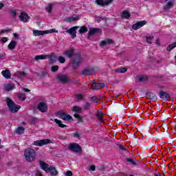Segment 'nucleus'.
Segmentation results:
<instances>
[{
  "instance_id": "obj_1",
  "label": "nucleus",
  "mask_w": 176,
  "mask_h": 176,
  "mask_svg": "<svg viewBox=\"0 0 176 176\" xmlns=\"http://www.w3.org/2000/svg\"><path fill=\"white\" fill-rule=\"evenodd\" d=\"M24 156L26 162H34L36 157V152L32 148H27L24 151Z\"/></svg>"
},
{
  "instance_id": "obj_2",
  "label": "nucleus",
  "mask_w": 176,
  "mask_h": 176,
  "mask_svg": "<svg viewBox=\"0 0 176 176\" xmlns=\"http://www.w3.org/2000/svg\"><path fill=\"white\" fill-rule=\"evenodd\" d=\"M7 105L10 111V112H19V109H20V106L15 104L14 101L12 100L10 98H8L7 100Z\"/></svg>"
},
{
  "instance_id": "obj_3",
  "label": "nucleus",
  "mask_w": 176,
  "mask_h": 176,
  "mask_svg": "<svg viewBox=\"0 0 176 176\" xmlns=\"http://www.w3.org/2000/svg\"><path fill=\"white\" fill-rule=\"evenodd\" d=\"M69 151H72V152H76L78 153L79 152H82V147L78 143H71L68 147Z\"/></svg>"
},
{
  "instance_id": "obj_4",
  "label": "nucleus",
  "mask_w": 176,
  "mask_h": 176,
  "mask_svg": "<svg viewBox=\"0 0 176 176\" xmlns=\"http://www.w3.org/2000/svg\"><path fill=\"white\" fill-rule=\"evenodd\" d=\"M82 59L80 54H76L73 59V67L78 68L82 63Z\"/></svg>"
},
{
  "instance_id": "obj_5",
  "label": "nucleus",
  "mask_w": 176,
  "mask_h": 176,
  "mask_svg": "<svg viewBox=\"0 0 176 176\" xmlns=\"http://www.w3.org/2000/svg\"><path fill=\"white\" fill-rule=\"evenodd\" d=\"M94 74H96L94 68L88 67L82 71L81 75L83 76H90L91 75H94Z\"/></svg>"
},
{
  "instance_id": "obj_6",
  "label": "nucleus",
  "mask_w": 176,
  "mask_h": 176,
  "mask_svg": "<svg viewBox=\"0 0 176 176\" xmlns=\"http://www.w3.org/2000/svg\"><path fill=\"white\" fill-rule=\"evenodd\" d=\"M52 141L49 139H44L34 141L32 145H35L36 146H43L45 145H47V144H51Z\"/></svg>"
},
{
  "instance_id": "obj_7",
  "label": "nucleus",
  "mask_w": 176,
  "mask_h": 176,
  "mask_svg": "<svg viewBox=\"0 0 176 176\" xmlns=\"http://www.w3.org/2000/svg\"><path fill=\"white\" fill-rule=\"evenodd\" d=\"M56 115V116H60V118L63 120H71V119H72V116L63 111H57Z\"/></svg>"
},
{
  "instance_id": "obj_8",
  "label": "nucleus",
  "mask_w": 176,
  "mask_h": 176,
  "mask_svg": "<svg viewBox=\"0 0 176 176\" xmlns=\"http://www.w3.org/2000/svg\"><path fill=\"white\" fill-rule=\"evenodd\" d=\"M105 87V84L104 82H93L91 85V89L92 90H99L100 89H103Z\"/></svg>"
},
{
  "instance_id": "obj_9",
  "label": "nucleus",
  "mask_w": 176,
  "mask_h": 176,
  "mask_svg": "<svg viewBox=\"0 0 176 176\" xmlns=\"http://www.w3.org/2000/svg\"><path fill=\"white\" fill-rule=\"evenodd\" d=\"M79 28V26H74L73 28H71L70 29L67 30L66 32L67 34H70L72 35V39H75L76 38V30Z\"/></svg>"
},
{
  "instance_id": "obj_10",
  "label": "nucleus",
  "mask_w": 176,
  "mask_h": 176,
  "mask_svg": "<svg viewBox=\"0 0 176 176\" xmlns=\"http://www.w3.org/2000/svg\"><path fill=\"white\" fill-rule=\"evenodd\" d=\"M57 79L58 80L61 82V83H68V80H69V78H68V76L63 74H58Z\"/></svg>"
},
{
  "instance_id": "obj_11",
  "label": "nucleus",
  "mask_w": 176,
  "mask_h": 176,
  "mask_svg": "<svg viewBox=\"0 0 176 176\" xmlns=\"http://www.w3.org/2000/svg\"><path fill=\"white\" fill-rule=\"evenodd\" d=\"M40 167L42 170L45 171L47 174L49 173V168H50V166H49V164H47L46 162L43 161H39Z\"/></svg>"
},
{
  "instance_id": "obj_12",
  "label": "nucleus",
  "mask_w": 176,
  "mask_h": 176,
  "mask_svg": "<svg viewBox=\"0 0 176 176\" xmlns=\"http://www.w3.org/2000/svg\"><path fill=\"white\" fill-rule=\"evenodd\" d=\"M145 24H146V21H138V23L133 25L132 29L136 31V30H140L141 27H144Z\"/></svg>"
},
{
  "instance_id": "obj_13",
  "label": "nucleus",
  "mask_w": 176,
  "mask_h": 176,
  "mask_svg": "<svg viewBox=\"0 0 176 176\" xmlns=\"http://www.w3.org/2000/svg\"><path fill=\"white\" fill-rule=\"evenodd\" d=\"M37 109L43 113L47 112V104L43 102H41L38 104Z\"/></svg>"
},
{
  "instance_id": "obj_14",
  "label": "nucleus",
  "mask_w": 176,
  "mask_h": 176,
  "mask_svg": "<svg viewBox=\"0 0 176 176\" xmlns=\"http://www.w3.org/2000/svg\"><path fill=\"white\" fill-rule=\"evenodd\" d=\"M19 19H20L21 21L27 23V22H28V20H30V16H28V14L23 12L21 13V15L19 16Z\"/></svg>"
},
{
  "instance_id": "obj_15",
  "label": "nucleus",
  "mask_w": 176,
  "mask_h": 176,
  "mask_svg": "<svg viewBox=\"0 0 176 176\" xmlns=\"http://www.w3.org/2000/svg\"><path fill=\"white\" fill-rule=\"evenodd\" d=\"M160 98H162V100H168L170 99V94H168L167 92H165L164 91H160Z\"/></svg>"
},
{
  "instance_id": "obj_16",
  "label": "nucleus",
  "mask_w": 176,
  "mask_h": 176,
  "mask_svg": "<svg viewBox=\"0 0 176 176\" xmlns=\"http://www.w3.org/2000/svg\"><path fill=\"white\" fill-rule=\"evenodd\" d=\"M112 1L113 0H96V3L100 6H104V5H109V3H112Z\"/></svg>"
},
{
  "instance_id": "obj_17",
  "label": "nucleus",
  "mask_w": 176,
  "mask_h": 176,
  "mask_svg": "<svg viewBox=\"0 0 176 176\" xmlns=\"http://www.w3.org/2000/svg\"><path fill=\"white\" fill-rule=\"evenodd\" d=\"M97 32H100V29L91 28L88 32V38L89 39L90 36H93V35L97 34Z\"/></svg>"
},
{
  "instance_id": "obj_18",
  "label": "nucleus",
  "mask_w": 176,
  "mask_h": 176,
  "mask_svg": "<svg viewBox=\"0 0 176 176\" xmlns=\"http://www.w3.org/2000/svg\"><path fill=\"white\" fill-rule=\"evenodd\" d=\"M1 75L6 79H10V78H12V74H10V71H9V69L3 70L1 72Z\"/></svg>"
},
{
  "instance_id": "obj_19",
  "label": "nucleus",
  "mask_w": 176,
  "mask_h": 176,
  "mask_svg": "<svg viewBox=\"0 0 176 176\" xmlns=\"http://www.w3.org/2000/svg\"><path fill=\"white\" fill-rule=\"evenodd\" d=\"M102 116H104V113H102V111L98 110L96 113V117L100 123H103L104 120Z\"/></svg>"
},
{
  "instance_id": "obj_20",
  "label": "nucleus",
  "mask_w": 176,
  "mask_h": 176,
  "mask_svg": "<svg viewBox=\"0 0 176 176\" xmlns=\"http://www.w3.org/2000/svg\"><path fill=\"white\" fill-rule=\"evenodd\" d=\"M74 50L71 49L67 51H65L63 52L64 56H66V57H68V58H72V56H74Z\"/></svg>"
},
{
  "instance_id": "obj_21",
  "label": "nucleus",
  "mask_w": 176,
  "mask_h": 176,
  "mask_svg": "<svg viewBox=\"0 0 176 176\" xmlns=\"http://www.w3.org/2000/svg\"><path fill=\"white\" fill-rule=\"evenodd\" d=\"M48 173H50L51 175H57V174H58V171H57L56 167L54 166H50L48 169Z\"/></svg>"
},
{
  "instance_id": "obj_22",
  "label": "nucleus",
  "mask_w": 176,
  "mask_h": 176,
  "mask_svg": "<svg viewBox=\"0 0 176 176\" xmlns=\"http://www.w3.org/2000/svg\"><path fill=\"white\" fill-rule=\"evenodd\" d=\"M33 34L35 36H39V35H45V34H47L45 31L42 30H34Z\"/></svg>"
},
{
  "instance_id": "obj_23",
  "label": "nucleus",
  "mask_w": 176,
  "mask_h": 176,
  "mask_svg": "<svg viewBox=\"0 0 176 176\" xmlns=\"http://www.w3.org/2000/svg\"><path fill=\"white\" fill-rule=\"evenodd\" d=\"M54 122L55 123H56V124H58V127H60L61 129H64V127H67V125L63 124V122H61V120L57 118L54 119Z\"/></svg>"
},
{
  "instance_id": "obj_24",
  "label": "nucleus",
  "mask_w": 176,
  "mask_h": 176,
  "mask_svg": "<svg viewBox=\"0 0 176 176\" xmlns=\"http://www.w3.org/2000/svg\"><path fill=\"white\" fill-rule=\"evenodd\" d=\"M47 57L50 58V64H54L58 60V58L56 56H52V55H48Z\"/></svg>"
},
{
  "instance_id": "obj_25",
  "label": "nucleus",
  "mask_w": 176,
  "mask_h": 176,
  "mask_svg": "<svg viewBox=\"0 0 176 176\" xmlns=\"http://www.w3.org/2000/svg\"><path fill=\"white\" fill-rule=\"evenodd\" d=\"M16 45H17V43L16 41H12L8 45V47L9 50H13V49L16 47Z\"/></svg>"
},
{
  "instance_id": "obj_26",
  "label": "nucleus",
  "mask_w": 176,
  "mask_h": 176,
  "mask_svg": "<svg viewBox=\"0 0 176 176\" xmlns=\"http://www.w3.org/2000/svg\"><path fill=\"white\" fill-rule=\"evenodd\" d=\"M25 130V129H24V127L19 126L18 128L16 129L15 133H16V134H18V135L23 134Z\"/></svg>"
},
{
  "instance_id": "obj_27",
  "label": "nucleus",
  "mask_w": 176,
  "mask_h": 176,
  "mask_svg": "<svg viewBox=\"0 0 176 176\" xmlns=\"http://www.w3.org/2000/svg\"><path fill=\"white\" fill-rule=\"evenodd\" d=\"M47 56L46 54H41V55H37L35 56L34 59L36 61H38V60H46L47 58Z\"/></svg>"
},
{
  "instance_id": "obj_28",
  "label": "nucleus",
  "mask_w": 176,
  "mask_h": 176,
  "mask_svg": "<svg viewBox=\"0 0 176 176\" xmlns=\"http://www.w3.org/2000/svg\"><path fill=\"white\" fill-rule=\"evenodd\" d=\"M16 75L20 79H23V78H26L27 73H25L24 72H16Z\"/></svg>"
},
{
  "instance_id": "obj_29",
  "label": "nucleus",
  "mask_w": 176,
  "mask_h": 176,
  "mask_svg": "<svg viewBox=\"0 0 176 176\" xmlns=\"http://www.w3.org/2000/svg\"><path fill=\"white\" fill-rule=\"evenodd\" d=\"M72 111H73V112H76V113H82V108L79 106H74L72 107Z\"/></svg>"
},
{
  "instance_id": "obj_30",
  "label": "nucleus",
  "mask_w": 176,
  "mask_h": 176,
  "mask_svg": "<svg viewBox=\"0 0 176 176\" xmlns=\"http://www.w3.org/2000/svg\"><path fill=\"white\" fill-rule=\"evenodd\" d=\"M127 72V68L123 67V68H118L115 69V72L116 74H124V72Z\"/></svg>"
},
{
  "instance_id": "obj_31",
  "label": "nucleus",
  "mask_w": 176,
  "mask_h": 176,
  "mask_svg": "<svg viewBox=\"0 0 176 176\" xmlns=\"http://www.w3.org/2000/svg\"><path fill=\"white\" fill-rule=\"evenodd\" d=\"M121 17H122V19H130V12H127V11H126V10H124V11L122 12V15H121Z\"/></svg>"
},
{
  "instance_id": "obj_32",
  "label": "nucleus",
  "mask_w": 176,
  "mask_h": 176,
  "mask_svg": "<svg viewBox=\"0 0 176 176\" xmlns=\"http://www.w3.org/2000/svg\"><path fill=\"white\" fill-rule=\"evenodd\" d=\"M14 89V84H8L5 86V90L6 91H10V90H13Z\"/></svg>"
},
{
  "instance_id": "obj_33",
  "label": "nucleus",
  "mask_w": 176,
  "mask_h": 176,
  "mask_svg": "<svg viewBox=\"0 0 176 176\" xmlns=\"http://www.w3.org/2000/svg\"><path fill=\"white\" fill-rule=\"evenodd\" d=\"M87 31H88L87 27L82 26L80 28L78 32H79V34H85V33L87 32Z\"/></svg>"
},
{
  "instance_id": "obj_34",
  "label": "nucleus",
  "mask_w": 176,
  "mask_h": 176,
  "mask_svg": "<svg viewBox=\"0 0 176 176\" xmlns=\"http://www.w3.org/2000/svg\"><path fill=\"white\" fill-rule=\"evenodd\" d=\"M78 20H80V18L78 16L69 17L67 19V21H69V23H72V21H78Z\"/></svg>"
},
{
  "instance_id": "obj_35",
  "label": "nucleus",
  "mask_w": 176,
  "mask_h": 176,
  "mask_svg": "<svg viewBox=\"0 0 176 176\" xmlns=\"http://www.w3.org/2000/svg\"><path fill=\"white\" fill-rule=\"evenodd\" d=\"M173 8V1H169L165 6H164V10H168V9Z\"/></svg>"
},
{
  "instance_id": "obj_36",
  "label": "nucleus",
  "mask_w": 176,
  "mask_h": 176,
  "mask_svg": "<svg viewBox=\"0 0 176 176\" xmlns=\"http://www.w3.org/2000/svg\"><path fill=\"white\" fill-rule=\"evenodd\" d=\"M175 47H176V43H173L169 45L167 47L166 50H168V52H171V50H173V49H174Z\"/></svg>"
},
{
  "instance_id": "obj_37",
  "label": "nucleus",
  "mask_w": 176,
  "mask_h": 176,
  "mask_svg": "<svg viewBox=\"0 0 176 176\" xmlns=\"http://www.w3.org/2000/svg\"><path fill=\"white\" fill-rule=\"evenodd\" d=\"M18 98L21 100V101H24L25 100V94H19Z\"/></svg>"
},
{
  "instance_id": "obj_38",
  "label": "nucleus",
  "mask_w": 176,
  "mask_h": 176,
  "mask_svg": "<svg viewBox=\"0 0 176 176\" xmlns=\"http://www.w3.org/2000/svg\"><path fill=\"white\" fill-rule=\"evenodd\" d=\"M53 9V6L52 4H49L47 7H46L45 10L48 13H52V10Z\"/></svg>"
},
{
  "instance_id": "obj_39",
  "label": "nucleus",
  "mask_w": 176,
  "mask_h": 176,
  "mask_svg": "<svg viewBox=\"0 0 176 176\" xmlns=\"http://www.w3.org/2000/svg\"><path fill=\"white\" fill-rule=\"evenodd\" d=\"M51 70L52 72H57V71H58V65L52 66Z\"/></svg>"
},
{
  "instance_id": "obj_40",
  "label": "nucleus",
  "mask_w": 176,
  "mask_h": 176,
  "mask_svg": "<svg viewBox=\"0 0 176 176\" xmlns=\"http://www.w3.org/2000/svg\"><path fill=\"white\" fill-rule=\"evenodd\" d=\"M139 82H145V80H148V77L141 76L138 78Z\"/></svg>"
},
{
  "instance_id": "obj_41",
  "label": "nucleus",
  "mask_w": 176,
  "mask_h": 176,
  "mask_svg": "<svg viewBox=\"0 0 176 176\" xmlns=\"http://www.w3.org/2000/svg\"><path fill=\"white\" fill-rule=\"evenodd\" d=\"M58 59L60 64H64V63H65V58H64L63 56H59Z\"/></svg>"
},
{
  "instance_id": "obj_42",
  "label": "nucleus",
  "mask_w": 176,
  "mask_h": 176,
  "mask_svg": "<svg viewBox=\"0 0 176 176\" xmlns=\"http://www.w3.org/2000/svg\"><path fill=\"white\" fill-rule=\"evenodd\" d=\"M74 118H76V119H78L79 122L82 121L83 120V118L82 117H80V116L79 115V113H76L74 115Z\"/></svg>"
},
{
  "instance_id": "obj_43",
  "label": "nucleus",
  "mask_w": 176,
  "mask_h": 176,
  "mask_svg": "<svg viewBox=\"0 0 176 176\" xmlns=\"http://www.w3.org/2000/svg\"><path fill=\"white\" fill-rule=\"evenodd\" d=\"M45 32H47V33H45V34H53V32H58V31L54 29H52V30H45Z\"/></svg>"
},
{
  "instance_id": "obj_44",
  "label": "nucleus",
  "mask_w": 176,
  "mask_h": 176,
  "mask_svg": "<svg viewBox=\"0 0 176 176\" xmlns=\"http://www.w3.org/2000/svg\"><path fill=\"white\" fill-rule=\"evenodd\" d=\"M146 39L147 43L151 44V43H152V42H151V41H152V39H153V36H146Z\"/></svg>"
},
{
  "instance_id": "obj_45",
  "label": "nucleus",
  "mask_w": 176,
  "mask_h": 176,
  "mask_svg": "<svg viewBox=\"0 0 176 176\" xmlns=\"http://www.w3.org/2000/svg\"><path fill=\"white\" fill-rule=\"evenodd\" d=\"M83 108L84 109H85V111H87V109L90 108V104L89 103V102L85 103V104L83 106Z\"/></svg>"
},
{
  "instance_id": "obj_46",
  "label": "nucleus",
  "mask_w": 176,
  "mask_h": 176,
  "mask_svg": "<svg viewBox=\"0 0 176 176\" xmlns=\"http://www.w3.org/2000/svg\"><path fill=\"white\" fill-rule=\"evenodd\" d=\"M76 98L77 101H80L83 98V96L82 94H78L76 96Z\"/></svg>"
},
{
  "instance_id": "obj_47",
  "label": "nucleus",
  "mask_w": 176,
  "mask_h": 176,
  "mask_svg": "<svg viewBox=\"0 0 176 176\" xmlns=\"http://www.w3.org/2000/svg\"><path fill=\"white\" fill-rule=\"evenodd\" d=\"M126 162H129V163H131V164L135 165V162L131 158H126Z\"/></svg>"
},
{
  "instance_id": "obj_48",
  "label": "nucleus",
  "mask_w": 176,
  "mask_h": 176,
  "mask_svg": "<svg viewBox=\"0 0 176 176\" xmlns=\"http://www.w3.org/2000/svg\"><path fill=\"white\" fill-rule=\"evenodd\" d=\"M12 31V29H7V30H0V34H3L5 32H10Z\"/></svg>"
},
{
  "instance_id": "obj_49",
  "label": "nucleus",
  "mask_w": 176,
  "mask_h": 176,
  "mask_svg": "<svg viewBox=\"0 0 176 176\" xmlns=\"http://www.w3.org/2000/svg\"><path fill=\"white\" fill-rule=\"evenodd\" d=\"M30 122L32 123H36V122H38V118H35V117H32L31 119H30Z\"/></svg>"
},
{
  "instance_id": "obj_50",
  "label": "nucleus",
  "mask_w": 176,
  "mask_h": 176,
  "mask_svg": "<svg viewBox=\"0 0 176 176\" xmlns=\"http://www.w3.org/2000/svg\"><path fill=\"white\" fill-rule=\"evenodd\" d=\"M10 13L13 16V17H16V16H17V12H16L14 10H10Z\"/></svg>"
},
{
  "instance_id": "obj_51",
  "label": "nucleus",
  "mask_w": 176,
  "mask_h": 176,
  "mask_svg": "<svg viewBox=\"0 0 176 176\" xmlns=\"http://www.w3.org/2000/svg\"><path fill=\"white\" fill-rule=\"evenodd\" d=\"M74 137L75 138H80V134H79V132H76L74 133Z\"/></svg>"
},
{
  "instance_id": "obj_52",
  "label": "nucleus",
  "mask_w": 176,
  "mask_h": 176,
  "mask_svg": "<svg viewBox=\"0 0 176 176\" xmlns=\"http://www.w3.org/2000/svg\"><path fill=\"white\" fill-rule=\"evenodd\" d=\"M91 100H92V101H93L94 102L98 103V98H97V97L93 96V97L91 98Z\"/></svg>"
},
{
  "instance_id": "obj_53",
  "label": "nucleus",
  "mask_w": 176,
  "mask_h": 176,
  "mask_svg": "<svg viewBox=\"0 0 176 176\" xmlns=\"http://www.w3.org/2000/svg\"><path fill=\"white\" fill-rule=\"evenodd\" d=\"M65 175L66 176H73L74 175L72 174V171L68 170L66 172Z\"/></svg>"
},
{
  "instance_id": "obj_54",
  "label": "nucleus",
  "mask_w": 176,
  "mask_h": 176,
  "mask_svg": "<svg viewBox=\"0 0 176 176\" xmlns=\"http://www.w3.org/2000/svg\"><path fill=\"white\" fill-rule=\"evenodd\" d=\"M1 42H3V43H6V42H8V37L1 38Z\"/></svg>"
},
{
  "instance_id": "obj_55",
  "label": "nucleus",
  "mask_w": 176,
  "mask_h": 176,
  "mask_svg": "<svg viewBox=\"0 0 176 176\" xmlns=\"http://www.w3.org/2000/svg\"><path fill=\"white\" fill-rule=\"evenodd\" d=\"M118 147L120 148V149H121V151H126V148H124V146L122 144H119Z\"/></svg>"
},
{
  "instance_id": "obj_56",
  "label": "nucleus",
  "mask_w": 176,
  "mask_h": 176,
  "mask_svg": "<svg viewBox=\"0 0 176 176\" xmlns=\"http://www.w3.org/2000/svg\"><path fill=\"white\" fill-rule=\"evenodd\" d=\"M106 45H107V41H102L100 44V46H105Z\"/></svg>"
},
{
  "instance_id": "obj_57",
  "label": "nucleus",
  "mask_w": 176,
  "mask_h": 176,
  "mask_svg": "<svg viewBox=\"0 0 176 176\" xmlns=\"http://www.w3.org/2000/svg\"><path fill=\"white\" fill-rule=\"evenodd\" d=\"M45 76H46V72H42L40 78H45Z\"/></svg>"
},
{
  "instance_id": "obj_58",
  "label": "nucleus",
  "mask_w": 176,
  "mask_h": 176,
  "mask_svg": "<svg viewBox=\"0 0 176 176\" xmlns=\"http://www.w3.org/2000/svg\"><path fill=\"white\" fill-rule=\"evenodd\" d=\"M90 170H91V171H96V166L91 165V166H90Z\"/></svg>"
},
{
  "instance_id": "obj_59",
  "label": "nucleus",
  "mask_w": 176,
  "mask_h": 176,
  "mask_svg": "<svg viewBox=\"0 0 176 176\" xmlns=\"http://www.w3.org/2000/svg\"><path fill=\"white\" fill-rule=\"evenodd\" d=\"M107 43H108L109 45H111V43H113V41L111 39H107L106 40Z\"/></svg>"
},
{
  "instance_id": "obj_60",
  "label": "nucleus",
  "mask_w": 176,
  "mask_h": 176,
  "mask_svg": "<svg viewBox=\"0 0 176 176\" xmlns=\"http://www.w3.org/2000/svg\"><path fill=\"white\" fill-rule=\"evenodd\" d=\"M59 140H67V137L65 136H63V135H60L59 136Z\"/></svg>"
},
{
  "instance_id": "obj_61",
  "label": "nucleus",
  "mask_w": 176,
  "mask_h": 176,
  "mask_svg": "<svg viewBox=\"0 0 176 176\" xmlns=\"http://www.w3.org/2000/svg\"><path fill=\"white\" fill-rule=\"evenodd\" d=\"M98 100H104V94L99 96Z\"/></svg>"
},
{
  "instance_id": "obj_62",
  "label": "nucleus",
  "mask_w": 176,
  "mask_h": 176,
  "mask_svg": "<svg viewBox=\"0 0 176 176\" xmlns=\"http://www.w3.org/2000/svg\"><path fill=\"white\" fill-rule=\"evenodd\" d=\"M3 6H5V3H0V10H1V9H2V8H3Z\"/></svg>"
},
{
  "instance_id": "obj_63",
  "label": "nucleus",
  "mask_w": 176,
  "mask_h": 176,
  "mask_svg": "<svg viewBox=\"0 0 176 176\" xmlns=\"http://www.w3.org/2000/svg\"><path fill=\"white\" fill-rule=\"evenodd\" d=\"M0 60H3V54L0 53Z\"/></svg>"
},
{
  "instance_id": "obj_64",
  "label": "nucleus",
  "mask_w": 176,
  "mask_h": 176,
  "mask_svg": "<svg viewBox=\"0 0 176 176\" xmlns=\"http://www.w3.org/2000/svg\"><path fill=\"white\" fill-rule=\"evenodd\" d=\"M23 91H26V92H29L30 91L29 89H27L25 88H23Z\"/></svg>"
}]
</instances>
